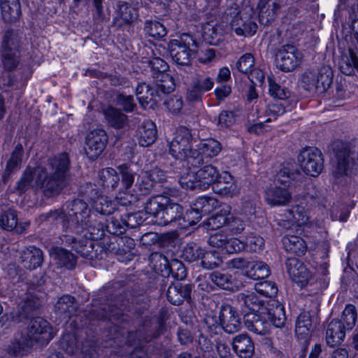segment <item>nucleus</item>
I'll list each match as a JSON object with an SVG mask.
<instances>
[{
    "label": "nucleus",
    "instance_id": "f257e3e1",
    "mask_svg": "<svg viewBox=\"0 0 358 358\" xmlns=\"http://www.w3.org/2000/svg\"><path fill=\"white\" fill-rule=\"evenodd\" d=\"M66 211L55 210L43 214L41 219L50 222L60 223L64 228L69 225L80 227L88 231L94 238H101L103 234V225L97 220L96 215L90 214V209L86 202L75 199L66 204Z\"/></svg>",
    "mask_w": 358,
    "mask_h": 358
},
{
    "label": "nucleus",
    "instance_id": "f03ea898",
    "mask_svg": "<svg viewBox=\"0 0 358 358\" xmlns=\"http://www.w3.org/2000/svg\"><path fill=\"white\" fill-rule=\"evenodd\" d=\"M70 162L66 153L48 160L43 167L35 169V184L48 197L58 195L70 183Z\"/></svg>",
    "mask_w": 358,
    "mask_h": 358
},
{
    "label": "nucleus",
    "instance_id": "7ed1b4c3",
    "mask_svg": "<svg viewBox=\"0 0 358 358\" xmlns=\"http://www.w3.org/2000/svg\"><path fill=\"white\" fill-rule=\"evenodd\" d=\"M278 184L264 191V199L267 204L274 206H285L292 201V189L300 187L306 180V176L296 168L283 166L277 173Z\"/></svg>",
    "mask_w": 358,
    "mask_h": 358
},
{
    "label": "nucleus",
    "instance_id": "20e7f679",
    "mask_svg": "<svg viewBox=\"0 0 358 358\" xmlns=\"http://www.w3.org/2000/svg\"><path fill=\"white\" fill-rule=\"evenodd\" d=\"M192 135L185 127H180L173 141L169 143V154L176 160L187 162L192 166L198 167L203 164L200 152L192 149Z\"/></svg>",
    "mask_w": 358,
    "mask_h": 358
},
{
    "label": "nucleus",
    "instance_id": "39448f33",
    "mask_svg": "<svg viewBox=\"0 0 358 358\" xmlns=\"http://www.w3.org/2000/svg\"><path fill=\"white\" fill-rule=\"evenodd\" d=\"M162 196L150 199L145 206V210L155 218V223L158 225H167L183 216L182 208L176 203H164Z\"/></svg>",
    "mask_w": 358,
    "mask_h": 358
},
{
    "label": "nucleus",
    "instance_id": "423d86ee",
    "mask_svg": "<svg viewBox=\"0 0 358 358\" xmlns=\"http://www.w3.org/2000/svg\"><path fill=\"white\" fill-rule=\"evenodd\" d=\"M333 76L332 69L324 66L317 70L306 71L301 75V82L303 87L308 91L324 93L331 86Z\"/></svg>",
    "mask_w": 358,
    "mask_h": 358
},
{
    "label": "nucleus",
    "instance_id": "0eeeda50",
    "mask_svg": "<svg viewBox=\"0 0 358 358\" xmlns=\"http://www.w3.org/2000/svg\"><path fill=\"white\" fill-rule=\"evenodd\" d=\"M194 45L195 40L189 34H182L179 39L171 40L169 43V49L173 60L178 65H189L192 59L190 48Z\"/></svg>",
    "mask_w": 358,
    "mask_h": 358
},
{
    "label": "nucleus",
    "instance_id": "6e6552de",
    "mask_svg": "<svg viewBox=\"0 0 358 358\" xmlns=\"http://www.w3.org/2000/svg\"><path fill=\"white\" fill-rule=\"evenodd\" d=\"M298 162L303 172L313 177L317 176L324 168L322 154L315 147L302 150L298 155Z\"/></svg>",
    "mask_w": 358,
    "mask_h": 358
},
{
    "label": "nucleus",
    "instance_id": "1a4fd4ad",
    "mask_svg": "<svg viewBox=\"0 0 358 358\" xmlns=\"http://www.w3.org/2000/svg\"><path fill=\"white\" fill-rule=\"evenodd\" d=\"M277 67L284 72H290L299 67L303 57L302 52L294 45H281L275 52Z\"/></svg>",
    "mask_w": 358,
    "mask_h": 358
},
{
    "label": "nucleus",
    "instance_id": "9d476101",
    "mask_svg": "<svg viewBox=\"0 0 358 358\" xmlns=\"http://www.w3.org/2000/svg\"><path fill=\"white\" fill-rule=\"evenodd\" d=\"M252 9L245 8L233 17L231 27L238 36H250L256 32L257 25L252 19Z\"/></svg>",
    "mask_w": 358,
    "mask_h": 358
},
{
    "label": "nucleus",
    "instance_id": "9b49d317",
    "mask_svg": "<svg viewBox=\"0 0 358 358\" xmlns=\"http://www.w3.org/2000/svg\"><path fill=\"white\" fill-rule=\"evenodd\" d=\"M27 336L33 342L48 343L54 337L52 327L49 322L41 317L32 319L27 327Z\"/></svg>",
    "mask_w": 358,
    "mask_h": 358
},
{
    "label": "nucleus",
    "instance_id": "f8f14e48",
    "mask_svg": "<svg viewBox=\"0 0 358 358\" xmlns=\"http://www.w3.org/2000/svg\"><path fill=\"white\" fill-rule=\"evenodd\" d=\"M108 136L103 129H94L86 136L85 152L91 160L96 159L103 151Z\"/></svg>",
    "mask_w": 358,
    "mask_h": 358
},
{
    "label": "nucleus",
    "instance_id": "ddd939ff",
    "mask_svg": "<svg viewBox=\"0 0 358 358\" xmlns=\"http://www.w3.org/2000/svg\"><path fill=\"white\" fill-rule=\"evenodd\" d=\"M90 234L87 232L84 234V237L76 238L73 236H65V243L71 245L76 252L85 258H93L94 239L99 238L92 237Z\"/></svg>",
    "mask_w": 358,
    "mask_h": 358
},
{
    "label": "nucleus",
    "instance_id": "4468645a",
    "mask_svg": "<svg viewBox=\"0 0 358 358\" xmlns=\"http://www.w3.org/2000/svg\"><path fill=\"white\" fill-rule=\"evenodd\" d=\"M236 301L243 312L245 313H259L262 315V311L266 308L265 302L257 294L252 292H245L240 293L236 296Z\"/></svg>",
    "mask_w": 358,
    "mask_h": 358
},
{
    "label": "nucleus",
    "instance_id": "2eb2a0df",
    "mask_svg": "<svg viewBox=\"0 0 358 358\" xmlns=\"http://www.w3.org/2000/svg\"><path fill=\"white\" fill-rule=\"evenodd\" d=\"M220 317L222 329L229 334L239 331L241 327V318L236 310L229 304L222 306Z\"/></svg>",
    "mask_w": 358,
    "mask_h": 358
},
{
    "label": "nucleus",
    "instance_id": "dca6fc26",
    "mask_svg": "<svg viewBox=\"0 0 358 358\" xmlns=\"http://www.w3.org/2000/svg\"><path fill=\"white\" fill-rule=\"evenodd\" d=\"M213 189L217 194L229 197H233L239 193L234 177L228 172H223L219 175Z\"/></svg>",
    "mask_w": 358,
    "mask_h": 358
},
{
    "label": "nucleus",
    "instance_id": "f3484780",
    "mask_svg": "<svg viewBox=\"0 0 358 358\" xmlns=\"http://www.w3.org/2000/svg\"><path fill=\"white\" fill-rule=\"evenodd\" d=\"M262 315H266L268 320L278 328H282L286 322L284 306L277 300L270 299L266 302V308Z\"/></svg>",
    "mask_w": 358,
    "mask_h": 358
},
{
    "label": "nucleus",
    "instance_id": "a211bd4d",
    "mask_svg": "<svg viewBox=\"0 0 358 358\" xmlns=\"http://www.w3.org/2000/svg\"><path fill=\"white\" fill-rule=\"evenodd\" d=\"M259 19L265 26L271 24L276 18L280 3L279 0H260L258 3Z\"/></svg>",
    "mask_w": 358,
    "mask_h": 358
},
{
    "label": "nucleus",
    "instance_id": "6ab92c4d",
    "mask_svg": "<svg viewBox=\"0 0 358 358\" xmlns=\"http://www.w3.org/2000/svg\"><path fill=\"white\" fill-rule=\"evenodd\" d=\"M286 268L290 278L303 287L307 284L310 273L303 264L296 258H289L286 262Z\"/></svg>",
    "mask_w": 358,
    "mask_h": 358
},
{
    "label": "nucleus",
    "instance_id": "aec40b11",
    "mask_svg": "<svg viewBox=\"0 0 358 358\" xmlns=\"http://www.w3.org/2000/svg\"><path fill=\"white\" fill-rule=\"evenodd\" d=\"M41 306V299L32 294H28L25 299L18 304L17 310L13 316V320L16 322H21L31 315V313L38 309Z\"/></svg>",
    "mask_w": 358,
    "mask_h": 358
},
{
    "label": "nucleus",
    "instance_id": "412c9836",
    "mask_svg": "<svg viewBox=\"0 0 358 358\" xmlns=\"http://www.w3.org/2000/svg\"><path fill=\"white\" fill-rule=\"evenodd\" d=\"M107 124L115 129H126L129 127L128 116L120 109L108 106L102 110Z\"/></svg>",
    "mask_w": 358,
    "mask_h": 358
},
{
    "label": "nucleus",
    "instance_id": "4be33fe9",
    "mask_svg": "<svg viewBox=\"0 0 358 358\" xmlns=\"http://www.w3.org/2000/svg\"><path fill=\"white\" fill-rule=\"evenodd\" d=\"M192 285L190 284L183 285L180 282L171 284L166 292L168 301L175 305H180L185 300L190 299Z\"/></svg>",
    "mask_w": 358,
    "mask_h": 358
},
{
    "label": "nucleus",
    "instance_id": "5701e85b",
    "mask_svg": "<svg viewBox=\"0 0 358 358\" xmlns=\"http://www.w3.org/2000/svg\"><path fill=\"white\" fill-rule=\"evenodd\" d=\"M336 166L333 171L335 178H340L347 174L348 168L350 163V152L348 145L341 143L336 149Z\"/></svg>",
    "mask_w": 358,
    "mask_h": 358
},
{
    "label": "nucleus",
    "instance_id": "b1692460",
    "mask_svg": "<svg viewBox=\"0 0 358 358\" xmlns=\"http://www.w3.org/2000/svg\"><path fill=\"white\" fill-rule=\"evenodd\" d=\"M347 331L338 319L332 320L326 329L325 338L327 345L331 347L340 345L344 340Z\"/></svg>",
    "mask_w": 358,
    "mask_h": 358
},
{
    "label": "nucleus",
    "instance_id": "393cba45",
    "mask_svg": "<svg viewBox=\"0 0 358 358\" xmlns=\"http://www.w3.org/2000/svg\"><path fill=\"white\" fill-rule=\"evenodd\" d=\"M136 10L129 3L123 1L117 2L113 17V25L117 27L129 24L135 18Z\"/></svg>",
    "mask_w": 358,
    "mask_h": 358
},
{
    "label": "nucleus",
    "instance_id": "a878e982",
    "mask_svg": "<svg viewBox=\"0 0 358 358\" xmlns=\"http://www.w3.org/2000/svg\"><path fill=\"white\" fill-rule=\"evenodd\" d=\"M154 79V87L159 101L162 100L164 96L173 92L175 83L172 76L168 73H159L152 75Z\"/></svg>",
    "mask_w": 358,
    "mask_h": 358
},
{
    "label": "nucleus",
    "instance_id": "bb28decb",
    "mask_svg": "<svg viewBox=\"0 0 358 358\" xmlns=\"http://www.w3.org/2000/svg\"><path fill=\"white\" fill-rule=\"evenodd\" d=\"M43 262V254L41 249L29 246L23 250L20 255V262L23 267L34 270L41 266Z\"/></svg>",
    "mask_w": 358,
    "mask_h": 358
},
{
    "label": "nucleus",
    "instance_id": "cd10ccee",
    "mask_svg": "<svg viewBox=\"0 0 358 358\" xmlns=\"http://www.w3.org/2000/svg\"><path fill=\"white\" fill-rule=\"evenodd\" d=\"M232 346L234 352L241 358H250L255 352V345L251 338L247 334H239L233 338Z\"/></svg>",
    "mask_w": 358,
    "mask_h": 358
},
{
    "label": "nucleus",
    "instance_id": "c85d7f7f",
    "mask_svg": "<svg viewBox=\"0 0 358 358\" xmlns=\"http://www.w3.org/2000/svg\"><path fill=\"white\" fill-rule=\"evenodd\" d=\"M136 137L139 145L142 147H147L152 144L157 138L155 123L149 120L143 122L138 127Z\"/></svg>",
    "mask_w": 358,
    "mask_h": 358
},
{
    "label": "nucleus",
    "instance_id": "c756f323",
    "mask_svg": "<svg viewBox=\"0 0 358 358\" xmlns=\"http://www.w3.org/2000/svg\"><path fill=\"white\" fill-rule=\"evenodd\" d=\"M262 315L260 313H245L244 324L248 330L257 334L265 335L268 331L269 324Z\"/></svg>",
    "mask_w": 358,
    "mask_h": 358
},
{
    "label": "nucleus",
    "instance_id": "7c9ffc66",
    "mask_svg": "<svg viewBox=\"0 0 358 358\" xmlns=\"http://www.w3.org/2000/svg\"><path fill=\"white\" fill-rule=\"evenodd\" d=\"M0 8L2 19L6 23L17 21L21 15L20 0H0Z\"/></svg>",
    "mask_w": 358,
    "mask_h": 358
},
{
    "label": "nucleus",
    "instance_id": "2f4dec72",
    "mask_svg": "<svg viewBox=\"0 0 358 358\" xmlns=\"http://www.w3.org/2000/svg\"><path fill=\"white\" fill-rule=\"evenodd\" d=\"M312 327L311 317L308 312L301 313L296 322L295 333L299 338L303 339L304 349L306 351L308 348V338L310 335Z\"/></svg>",
    "mask_w": 358,
    "mask_h": 358
},
{
    "label": "nucleus",
    "instance_id": "473e14b6",
    "mask_svg": "<svg viewBox=\"0 0 358 358\" xmlns=\"http://www.w3.org/2000/svg\"><path fill=\"white\" fill-rule=\"evenodd\" d=\"M90 185L91 192L88 194V196L93 202V208L94 210L102 215H110L113 213L115 204L106 196L102 195L94 196V194H96L97 192L94 188V185L92 184Z\"/></svg>",
    "mask_w": 358,
    "mask_h": 358
},
{
    "label": "nucleus",
    "instance_id": "72a5a7b5",
    "mask_svg": "<svg viewBox=\"0 0 358 358\" xmlns=\"http://www.w3.org/2000/svg\"><path fill=\"white\" fill-rule=\"evenodd\" d=\"M50 255L60 267H66L68 269H73L76 265V256L67 250L56 247L51 250Z\"/></svg>",
    "mask_w": 358,
    "mask_h": 358
},
{
    "label": "nucleus",
    "instance_id": "f704fd0d",
    "mask_svg": "<svg viewBox=\"0 0 358 358\" xmlns=\"http://www.w3.org/2000/svg\"><path fill=\"white\" fill-rule=\"evenodd\" d=\"M285 250L297 256H302L307 250L305 241L301 237L292 235H286L282 240Z\"/></svg>",
    "mask_w": 358,
    "mask_h": 358
},
{
    "label": "nucleus",
    "instance_id": "c9c22d12",
    "mask_svg": "<svg viewBox=\"0 0 358 358\" xmlns=\"http://www.w3.org/2000/svg\"><path fill=\"white\" fill-rule=\"evenodd\" d=\"M21 36L17 31L6 30L2 36L1 51L20 52Z\"/></svg>",
    "mask_w": 358,
    "mask_h": 358
},
{
    "label": "nucleus",
    "instance_id": "e433bc0d",
    "mask_svg": "<svg viewBox=\"0 0 358 358\" xmlns=\"http://www.w3.org/2000/svg\"><path fill=\"white\" fill-rule=\"evenodd\" d=\"M136 94L139 103L143 107H146L149 103H156L159 101L153 85L151 86L146 83H140L136 87Z\"/></svg>",
    "mask_w": 358,
    "mask_h": 358
},
{
    "label": "nucleus",
    "instance_id": "4c0bfd02",
    "mask_svg": "<svg viewBox=\"0 0 358 358\" xmlns=\"http://www.w3.org/2000/svg\"><path fill=\"white\" fill-rule=\"evenodd\" d=\"M203 190H206L212 185H214L220 174L218 169L211 164L206 165L196 171Z\"/></svg>",
    "mask_w": 358,
    "mask_h": 358
},
{
    "label": "nucleus",
    "instance_id": "58836bf2",
    "mask_svg": "<svg viewBox=\"0 0 358 358\" xmlns=\"http://www.w3.org/2000/svg\"><path fill=\"white\" fill-rule=\"evenodd\" d=\"M18 217L17 211L12 208L0 210V227L6 231L16 229L17 233H22V230L17 227Z\"/></svg>",
    "mask_w": 358,
    "mask_h": 358
},
{
    "label": "nucleus",
    "instance_id": "ea45409f",
    "mask_svg": "<svg viewBox=\"0 0 358 358\" xmlns=\"http://www.w3.org/2000/svg\"><path fill=\"white\" fill-rule=\"evenodd\" d=\"M339 69L343 74L353 76L355 71H358V56L352 50L343 54L338 64Z\"/></svg>",
    "mask_w": 358,
    "mask_h": 358
},
{
    "label": "nucleus",
    "instance_id": "a19ab883",
    "mask_svg": "<svg viewBox=\"0 0 358 358\" xmlns=\"http://www.w3.org/2000/svg\"><path fill=\"white\" fill-rule=\"evenodd\" d=\"M55 308L57 314L66 318L76 313L77 305L75 303L74 297L70 295H64L57 300Z\"/></svg>",
    "mask_w": 358,
    "mask_h": 358
},
{
    "label": "nucleus",
    "instance_id": "79ce46f5",
    "mask_svg": "<svg viewBox=\"0 0 358 358\" xmlns=\"http://www.w3.org/2000/svg\"><path fill=\"white\" fill-rule=\"evenodd\" d=\"M201 152L202 158H212L216 157L222 150V145L220 142L214 139L208 138L201 141L198 145L197 149Z\"/></svg>",
    "mask_w": 358,
    "mask_h": 358
},
{
    "label": "nucleus",
    "instance_id": "37998d69",
    "mask_svg": "<svg viewBox=\"0 0 358 358\" xmlns=\"http://www.w3.org/2000/svg\"><path fill=\"white\" fill-rule=\"evenodd\" d=\"M101 184L106 189L115 190L120 182V177L113 168L103 169L99 172Z\"/></svg>",
    "mask_w": 358,
    "mask_h": 358
},
{
    "label": "nucleus",
    "instance_id": "c03bdc74",
    "mask_svg": "<svg viewBox=\"0 0 358 358\" xmlns=\"http://www.w3.org/2000/svg\"><path fill=\"white\" fill-rule=\"evenodd\" d=\"M35 182V170L33 171L31 168H27L17 182L15 189L19 194H22L30 188L40 189L36 185Z\"/></svg>",
    "mask_w": 358,
    "mask_h": 358
},
{
    "label": "nucleus",
    "instance_id": "a18cd8bd",
    "mask_svg": "<svg viewBox=\"0 0 358 358\" xmlns=\"http://www.w3.org/2000/svg\"><path fill=\"white\" fill-rule=\"evenodd\" d=\"M31 346V341L22 336L19 339L15 338L12 341L7 347L6 351L10 355L20 356L26 354Z\"/></svg>",
    "mask_w": 358,
    "mask_h": 358
},
{
    "label": "nucleus",
    "instance_id": "49530a36",
    "mask_svg": "<svg viewBox=\"0 0 358 358\" xmlns=\"http://www.w3.org/2000/svg\"><path fill=\"white\" fill-rule=\"evenodd\" d=\"M222 262V258L218 252L203 250L201 258V266L203 268L206 270L214 269L219 267Z\"/></svg>",
    "mask_w": 358,
    "mask_h": 358
},
{
    "label": "nucleus",
    "instance_id": "de8ad7c7",
    "mask_svg": "<svg viewBox=\"0 0 358 358\" xmlns=\"http://www.w3.org/2000/svg\"><path fill=\"white\" fill-rule=\"evenodd\" d=\"M270 270L263 262H252L249 268L246 270L245 275L252 280H259L268 277Z\"/></svg>",
    "mask_w": 358,
    "mask_h": 358
},
{
    "label": "nucleus",
    "instance_id": "09e8293b",
    "mask_svg": "<svg viewBox=\"0 0 358 358\" xmlns=\"http://www.w3.org/2000/svg\"><path fill=\"white\" fill-rule=\"evenodd\" d=\"M357 319V313L356 307L352 304H348L343 310L341 319L338 320V321L343 324L348 331H350L355 326Z\"/></svg>",
    "mask_w": 358,
    "mask_h": 358
},
{
    "label": "nucleus",
    "instance_id": "8fccbe9b",
    "mask_svg": "<svg viewBox=\"0 0 358 358\" xmlns=\"http://www.w3.org/2000/svg\"><path fill=\"white\" fill-rule=\"evenodd\" d=\"M150 261L155 272L161 273L163 276L166 275L170 262L166 256L159 252L152 253Z\"/></svg>",
    "mask_w": 358,
    "mask_h": 358
},
{
    "label": "nucleus",
    "instance_id": "3c124183",
    "mask_svg": "<svg viewBox=\"0 0 358 358\" xmlns=\"http://www.w3.org/2000/svg\"><path fill=\"white\" fill-rule=\"evenodd\" d=\"M180 186L186 189L203 190V186L197 177L196 172L189 171L182 175L179 179Z\"/></svg>",
    "mask_w": 358,
    "mask_h": 358
},
{
    "label": "nucleus",
    "instance_id": "603ef678",
    "mask_svg": "<svg viewBox=\"0 0 358 358\" xmlns=\"http://www.w3.org/2000/svg\"><path fill=\"white\" fill-rule=\"evenodd\" d=\"M218 201L211 196H201L196 199L194 202L195 209L199 210L203 215H207L217 208Z\"/></svg>",
    "mask_w": 358,
    "mask_h": 358
},
{
    "label": "nucleus",
    "instance_id": "864d4df0",
    "mask_svg": "<svg viewBox=\"0 0 358 358\" xmlns=\"http://www.w3.org/2000/svg\"><path fill=\"white\" fill-rule=\"evenodd\" d=\"M127 227L125 218L115 214L107 221L106 228L110 234L120 235L123 234Z\"/></svg>",
    "mask_w": 358,
    "mask_h": 358
},
{
    "label": "nucleus",
    "instance_id": "5fc2aeb1",
    "mask_svg": "<svg viewBox=\"0 0 358 358\" xmlns=\"http://www.w3.org/2000/svg\"><path fill=\"white\" fill-rule=\"evenodd\" d=\"M24 154V150L22 144L18 143L15 147L11 153V156L7 162L6 172L8 174L12 171H16L20 168L22 157Z\"/></svg>",
    "mask_w": 358,
    "mask_h": 358
},
{
    "label": "nucleus",
    "instance_id": "6e6d98bb",
    "mask_svg": "<svg viewBox=\"0 0 358 358\" xmlns=\"http://www.w3.org/2000/svg\"><path fill=\"white\" fill-rule=\"evenodd\" d=\"M144 30L147 34L155 38H159L166 35V29L163 24L158 21H146Z\"/></svg>",
    "mask_w": 358,
    "mask_h": 358
},
{
    "label": "nucleus",
    "instance_id": "4d7b16f0",
    "mask_svg": "<svg viewBox=\"0 0 358 358\" xmlns=\"http://www.w3.org/2000/svg\"><path fill=\"white\" fill-rule=\"evenodd\" d=\"M1 62L4 69L11 71L20 62V52L1 51Z\"/></svg>",
    "mask_w": 358,
    "mask_h": 358
},
{
    "label": "nucleus",
    "instance_id": "13d9d810",
    "mask_svg": "<svg viewBox=\"0 0 358 358\" xmlns=\"http://www.w3.org/2000/svg\"><path fill=\"white\" fill-rule=\"evenodd\" d=\"M292 221L297 226L306 224L308 220V215L306 209L301 206H294L289 210Z\"/></svg>",
    "mask_w": 358,
    "mask_h": 358
},
{
    "label": "nucleus",
    "instance_id": "bf43d9fd",
    "mask_svg": "<svg viewBox=\"0 0 358 358\" xmlns=\"http://www.w3.org/2000/svg\"><path fill=\"white\" fill-rule=\"evenodd\" d=\"M170 274L178 280H183L187 275L186 269L183 263L178 259H172L170 262L166 276H169Z\"/></svg>",
    "mask_w": 358,
    "mask_h": 358
},
{
    "label": "nucleus",
    "instance_id": "052dcab7",
    "mask_svg": "<svg viewBox=\"0 0 358 358\" xmlns=\"http://www.w3.org/2000/svg\"><path fill=\"white\" fill-rule=\"evenodd\" d=\"M257 292L267 297L273 298L278 293V288L275 282L272 281H263L255 285Z\"/></svg>",
    "mask_w": 358,
    "mask_h": 358
},
{
    "label": "nucleus",
    "instance_id": "680f3d73",
    "mask_svg": "<svg viewBox=\"0 0 358 358\" xmlns=\"http://www.w3.org/2000/svg\"><path fill=\"white\" fill-rule=\"evenodd\" d=\"M203 252V250L201 248L195 244H189L184 248L182 250V257L186 261L193 262L199 259L201 260Z\"/></svg>",
    "mask_w": 358,
    "mask_h": 358
},
{
    "label": "nucleus",
    "instance_id": "e2e57ef3",
    "mask_svg": "<svg viewBox=\"0 0 358 358\" xmlns=\"http://www.w3.org/2000/svg\"><path fill=\"white\" fill-rule=\"evenodd\" d=\"M302 196L303 199L308 202L320 203L322 201V196L320 191H319L311 182L306 185Z\"/></svg>",
    "mask_w": 358,
    "mask_h": 358
},
{
    "label": "nucleus",
    "instance_id": "0e129e2a",
    "mask_svg": "<svg viewBox=\"0 0 358 358\" xmlns=\"http://www.w3.org/2000/svg\"><path fill=\"white\" fill-rule=\"evenodd\" d=\"M255 65V58L251 53L242 55L236 62L237 69L245 74H248Z\"/></svg>",
    "mask_w": 358,
    "mask_h": 358
},
{
    "label": "nucleus",
    "instance_id": "69168bd1",
    "mask_svg": "<svg viewBox=\"0 0 358 358\" xmlns=\"http://www.w3.org/2000/svg\"><path fill=\"white\" fill-rule=\"evenodd\" d=\"M269 88L268 91L270 94L279 99H286L290 96V92L285 87H281L275 81L271 78H268Z\"/></svg>",
    "mask_w": 358,
    "mask_h": 358
},
{
    "label": "nucleus",
    "instance_id": "338daca9",
    "mask_svg": "<svg viewBox=\"0 0 358 358\" xmlns=\"http://www.w3.org/2000/svg\"><path fill=\"white\" fill-rule=\"evenodd\" d=\"M285 108L282 104L278 101L270 103L266 106L265 114L268 117L265 122H271L273 120H275L279 115L284 114Z\"/></svg>",
    "mask_w": 358,
    "mask_h": 358
},
{
    "label": "nucleus",
    "instance_id": "774afa93",
    "mask_svg": "<svg viewBox=\"0 0 358 358\" xmlns=\"http://www.w3.org/2000/svg\"><path fill=\"white\" fill-rule=\"evenodd\" d=\"M103 0H93L94 10L93 11V20L96 23H103L109 20L110 13L104 10L102 5Z\"/></svg>",
    "mask_w": 358,
    "mask_h": 358
}]
</instances>
